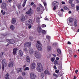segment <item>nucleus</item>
<instances>
[{"mask_svg":"<svg viewBox=\"0 0 79 79\" xmlns=\"http://www.w3.org/2000/svg\"><path fill=\"white\" fill-rule=\"evenodd\" d=\"M37 43L36 44V46L39 51H41L42 50V44L39 41H37Z\"/></svg>","mask_w":79,"mask_h":79,"instance_id":"f257e3e1","label":"nucleus"},{"mask_svg":"<svg viewBox=\"0 0 79 79\" xmlns=\"http://www.w3.org/2000/svg\"><path fill=\"white\" fill-rule=\"evenodd\" d=\"M35 57L37 59H40L41 58V55L40 53L38 52L37 51H35Z\"/></svg>","mask_w":79,"mask_h":79,"instance_id":"f03ea898","label":"nucleus"},{"mask_svg":"<svg viewBox=\"0 0 79 79\" xmlns=\"http://www.w3.org/2000/svg\"><path fill=\"white\" fill-rule=\"evenodd\" d=\"M6 41L8 43V44L6 45V46H7L9 45V44H13L15 43L14 40L12 39L7 40Z\"/></svg>","mask_w":79,"mask_h":79,"instance_id":"7ed1b4c3","label":"nucleus"},{"mask_svg":"<svg viewBox=\"0 0 79 79\" xmlns=\"http://www.w3.org/2000/svg\"><path fill=\"white\" fill-rule=\"evenodd\" d=\"M2 69L3 70H4V67H6V66L7 65V64L6 63V60H5V59H3L2 60Z\"/></svg>","mask_w":79,"mask_h":79,"instance_id":"20e7f679","label":"nucleus"},{"mask_svg":"<svg viewBox=\"0 0 79 79\" xmlns=\"http://www.w3.org/2000/svg\"><path fill=\"white\" fill-rule=\"evenodd\" d=\"M31 42H26L25 43L24 46L25 47H27L28 48L31 47Z\"/></svg>","mask_w":79,"mask_h":79,"instance_id":"39448f33","label":"nucleus"},{"mask_svg":"<svg viewBox=\"0 0 79 79\" xmlns=\"http://www.w3.org/2000/svg\"><path fill=\"white\" fill-rule=\"evenodd\" d=\"M32 20L30 19L26 22V24L27 26H28L29 25H31L32 24Z\"/></svg>","mask_w":79,"mask_h":79,"instance_id":"423d86ee","label":"nucleus"},{"mask_svg":"<svg viewBox=\"0 0 79 79\" xmlns=\"http://www.w3.org/2000/svg\"><path fill=\"white\" fill-rule=\"evenodd\" d=\"M30 79H35L36 77V75L33 73H30Z\"/></svg>","mask_w":79,"mask_h":79,"instance_id":"0eeeda50","label":"nucleus"},{"mask_svg":"<svg viewBox=\"0 0 79 79\" xmlns=\"http://www.w3.org/2000/svg\"><path fill=\"white\" fill-rule=\"evenodd\" d=\"M58 5H59V2H58L57 1H54L52 3L53 6H56Z\"/></svg>","mask_w":79,"mask_h":79,"instance_id":"6e6552de","label":"nucleus"},{"mask_svg":"<svg viewBox=\"0 0 79 79\" xmlns=\"http://www.w3.org/2000/svg\"><path fill=\"white\" fill-rule=\"evenodd\" d=\"M73 20L72 18H70L69 19V23H68V22L67 23L68 25L70 26H72V23L73 22Z\"/></svg>","mask_w":79,"mask_h":79,"instance_id":"1a4fd4ad","label":"nucleus"},{"mask_svg":"<svg viewBox=\"0 0 79 79\" xmlns=\"http://www.w3.org/2000/svg\"><path fill=\"white\" fill-rule=\"evenodd\" d=\"M6 6V3L5 2H2L1 6V8L3 9H5Z\"/></svg>","mask_w":79,"mask_h":79,"instance_id":"9d476101","label":"nucleus"},{"mask_svg":"<svg viewBox=\"0 0 79 79\" xmlns=\"http://www.w3.org/2000/svg\"><path fill=\"white\" fill-rule=\"evenodd\" d=\"M31 9H29L28 11L27 12L26 14L27 15H28L29 16H31V15L32 14V12L31 11Z\"/></svg>","mask_w":79,"mask_h":79,"instance_id":"9b49d317","label":"nucleus"},{"mask_svg":"<svg viewBox=\"0 0 79 79\" xmlns=\"http://www.w3.org/2000/svg\"><path fill=\"white\" fill-rule=\"evenodd\" d=\"M36 64L35 63H32L31 65H30V68L31 69H34L35 68Z\"/></svg>","mask_w":79,"mask_h":79,"instance_id":"f8f14e48","label":"nucleus"},{"mask_svg":"<svg viewBox=\"0 0 79 79\" xmlns=\"http://www.w3.org/2000/svg\"><path fill=\"white\" fill-rule=\"evenodd\" d=\"M14 62H13V61H11L10 62H9V65L8 66L9 67H12L13 66V65H14Z\"/></svg>","mask_w":79,"mask_h":79,"instance_id":"ddd939ff","label":"nucleus"},{"mask_svg":"<svg viewBox=\"0 0 79 79\" xmlns=\"http://www.w3.org/2000/svg\"><path fill=\"white\" fill-rule=\"evenodd\" d=\"M37 70L39 72H42L43 70V67H42L40 68H37Z\"/></svg>","mask_w":79,"mask_h":79,"instance_id":"4468645a","label":"nucleus"},{"mask_svg":"<svg viewBox=\"0 0 79 79\" xmlns=\"http://www.w3.org/2000/svg\"><path fill=\"white\" fill-rule=\"evenodd\" d=\"M42 28L41 27H39L37 28V31L39 33H40L42 31Z\"/></svg>","mask_w":79,"mask_h":79,"instance_id":"2eb2a0df","label":"nucleus"},{"mask_svg":"<svg viewBox=\"0 0 79 79\" xmlns=\"http://www.w3.org/2000/svg\"><path fill=\"white\" fill-rule=\"evenodd\" d=\"M52 49L51 47L50 46H48L47 47V51L48 52H50Z\"/></svg>","mask_w":79,"mask_h":79,"instance_id":"dca6fc26","label":"nucleus"},{"mask_svg":"<svg viewBox=\"0 0 79 79\" xmlns=\"http://www.w3.org/2000/svg\"><path fill=\"white\" fill-rule=\"evenodd\" d=\"M13 54L14 55H15L16 54V52L18 50L17 48H14L13 49Z\"/></svg>","mask_w":79,"mask_h":79,"instance_id":"f3484780","label":"nucleus"},{"mask_svg":"<svg viewBox=\"0 0 79 79\" xmlns=\"http://www.w3.org/2000/svg\"><path fill=\"white\" fill-rule=\"evenodd\" d=\"M19 55L20 57H21L23 55V53L21 50L19 51Z\"/></svg>","mask_w":79,"mask_h":79,"instance_id":"a211bd4d","label":"nucleus"},{"mask_svg":"<svg viewBox=\"0 0 79 79\" xmlns=\"http://www.w3.org/2000/svg\"><path fill=\"white\" fill-rule=\"evenodd\" d=\"M17 72L19 73V72L22 73L23 71V69L22 68H19L17 69Z\"/></svg>","mask_w":79,"mask_h":79,"instance_id":"6ab92c4d","label":"nucleus"},{"mask_svg":"<svg viewBox=\"0 0 79 79\" xmlns=\"http://www.w3.org/2000/svg\"><path fill=\"white\" fill-rule=\"evenodd\" d=\"M37 68H40L41 67H43L42 65L41 64V63H37Z\"/></svg>","mask_w":79,"mask_h":79,"instance_id":"aec40b11","label":"nucleus"},{"mask_svg":"<svg viewBox=\"0 0 79 79\" xmlns=\"http://www.w3.org/2000/svg\"><path fill=\"white\" fill-rule=\"evenodd\" d=\"M26 61L30 63V58L29 56H27L26 57Z\"/></svg>","mask_w":79,"mask_h":79,"instance_id":"412c9836","label":"nucleus"},{"mask_svg":"<svg viewBox=\"0 0 79 79\" xmlns=\"http://www.w3.org/2000/svg\"><path fill=\"white\" fill-rule=\"evenodd\" d=\"M30 52V54L31 55H32L33 54V50L32 48H30L29 49Z\"/></svg>","mask_w":79,"mask_h":79,"instance_id":"4be33fe9","label":"nucleus"},{"mask_svg":"<svg viewBox=\"0 0 79 79\" xmlns=\"http://www.w3.org/2000/svg\"><path fill=\"white\" fill-rule=\"evenodd\" d=\"M16 21L15 19H13L12 20L11 23L12 24H14Z\"/></svg>","mask_w":79,"mask_h":79,"instance_id":"5701e85b","label":"nucleus"},{"mask_svg":"<svg viewBox=\"0 0 79 79\" xmlns=\"http://www.w3.org/2000/svg\"><path fill=\"white\" fill-rule=\"evenodd\" d=\"M9 74L7 73L5 76V78L6 79H9Z\"/></svg>","mask_w":79,"mask_h":79,"instance_id":"b1692460","label":"nucleus"},{"mask_svg":"<svg viewBox=\"0 0 79 79\" xmlns=\"http://www.w3.org/2000/svg\"><path fill=\"white\" fill-rule=\"evenodd\" d=\"M20 19L22 22H23L25 20V18L24 16H23Z\"/></svg>","mask_w":79,"mask_h":79,"instance_id":"393cba45","label":"nucleus"},{"mask_svg":"<svg viewBox=\"0 0 79 79\" xmlns=\"http://www.w3.org/2000/svg\"><path fill=\"white\" fill-rule=\"evenodd\" d=\"M43 4L44 5V6L45 7V8L46 9V10H47V4L46 2H43Z\"/></svg>","mask_w":79,"mask_h":79,"instance_id":"a878e982","label":"nucleus"},{"mask_svg":"<svg viewBox=\"0 0 79 79\" xmlns=\"http://www.w3.org/2000/svg\"><path fill=\"white\" fill-rule=\"evenodd\" d=\"M17 6L18 7V8L19 9H20L21 7V3H20L18 4L17 5Z\"/></svg>","mask_w":79,"mask_h":79,"instance_id":"bb28decb","label":"nucleus"},{"mask_svg":"<svg viewBox=\"0 0 79 79\" xmlns=\"http://www.w3.org/2000/svg\"><path fill=\"white\" fill-rule=\"evenodd\" d=\"M44 73L45 74H48V75H50V73L49 72H48V70H46L44 71Z\"/></svg>","mask_w":79,"mask_h":79,"instance_id":"cd10ccee","label":"nucleus"},{"mask_svg":"<svg viewBox=\"0 0 79 79\" xmlns=\"http://www.w3.org/2000/svg\"><path fill=\"white\" fill-rule=\"evenodd\" d=\"M27 1V0H24V1L23 4H22V6H23V7H24L25 6Z\"/></svg>","mask_w":79,"mask_h":79,"instance_id":"c85d7f7f","label":"nucleus"},{"mask_svg":"<svg viewBox=\"0 0 79 79\" xmlns=\"http://www.w3.org/2000/svg\"><path fill=\"white\" fill-rule=\"evenodd\" d=\"M74 24L75 26L76 27L77 24V21L76 20H75L74 21Z\"/></svg>","mask_w":79,"mask_h":79,"instance_id":"c756f323","label":"nucleus"},{"mask_svg":"<svg viewBox=\"0 0 79 79\" xmlns=\"http://www.w3.org/2000/svg\"><path fill=\"white\" fill-rule=\"evenodd\" d=\"M41 32H42V34H46V31L44 30H42Z\"/></svg>","mask_w":79,"mask_h":79,"instance_id":"7c9ffc66","label":"nucleus"},{"mask_svg":"<svg viewBox=\"0 0 79 79\" xmlns=\"http://www.w3.org/2000/svg\"><path fill=\"white\" fill-rule=\"evenodd\" d=\"M10 27V29L12 30H14L15 28V27L13 25H11Z\"/></svg>","mask_w":79,"mask_h":79,"instance_id":"2f4dec72","label":"nucleus"},{"mask_svg":"<svg viewBox=\"0 0 79 79\" xmlns=\"http://www.w3.org/2000/svg\"><path fill=\"white\" fill-rule=\"evenodd\" d=\"M57 51L58 52L59 54H61V50H60V49H58L57 50Z\"/></svg>","mask_w":79,"mask_h":79,"instance_id":"473e14b6","label":"nucleus"},{"mask_svg":"<svg viewBox=\"0 0 79 79\" xmlns=\"http://www.w3.org/2000/svg\"><path fill=\"white\" fill-rule=\"evenodd\" d=\"M46 38L48 40L50 41V37L49 36H46Z\"/></svg>","mask_w":79,"mask_h":79,"instance_id":"72a5a7b5","label":"nucleus"},{"mask_svg":"<svg viewBox=\"0 0 79 79\" xmlns=\"http://www.w3.org/2000/svg\"><path fill=\"white\" fill-rule=\"evenodd\" d=\"M29 39H30V40H31V41H32L33 39V37L32 36H30L29 37Z\"/></svg>","mask_w":79,"mask_h":79,"instance_id":"f704fd0d","label":"nucleus"},{"mask_svg":"<svg viewBox=\"0 0 79 79\" xmlns=\"http://www.w3.org/2000/svg\"><path fill=\"white\" fill-rule=\"evenodd\" d=\"M64 10H69V8H68V7H67L66 6H64Z\"/></svg>","mask_w":79,"mask_h":79,"instance_id":"c9c22d12","label":"nucleus"},{"mask_svg":"<svg viewBox=\"0 0 79 79\" xmlns=\"http://www.w3.org/2000/svg\"><path fill=\"white\" fill-rule=\"evenodd\" d=\"M1 13L2 14V15H4L5 14V11H4L3 12V10H2L1 11Z\"/></svg>","mask_w":79,"mask_h":79,"instance_id":"e433bc0d","label":"nucleus"},{"mask_svg":"<svg viewBox=\"0 0 79 79\" xmlns=\"http://www.w3.org/2000/svg\"><path fill=\"white\" fill-rule=\"evenodd\" d=\"M36 10L37 12H39L40 10V8L39 7L37 8Z\"/></svg>","mask_w":79,"mask_h":79,"instance_id":"4c0bfd02","label":"nucleus"},{"mask_svg":"<svg viewBox=\"0 0 79 79\" xmlns=\"http://www.w3.org/2000/svg\"><path fill=\"white\" fill-rule=\"evenodd\" d=\"M72 26V27L71 28V29H72L73 30H74L75 29L76 27H75V26H74L73 25V26L72 24V26Z\"/></svg>","mask_w":79,"mask_h":79,"instance_id":"58836bf2","label":"nucleus"},{"mask_svg":"<svg viewBox=\"0 0 79 79\" xmlns=\"http://www.w3.org/2000/svg\"><path fill=\"white\" fill-rule=\"evenodd\" d=\"M79 10V6H76V10L77 11H78Z\"/></svg>","mask_w":79,"mask_h":79,"instance_id":"ea45409f","label":"nucleus"},{"mask_svg":"<svg viewBox=\"0 0 79 79\" xmlns=\"http://www.w3.org/2000/svg\"><path fill=\"white\" fill-rule=\"evenodd\" d=\"M17 79H23L22 77L20 76H19L17 78Z\"/></svg>","mask_w":79,"mask_h":79,"instance_id":"a19ab883","label":"nucleus"},{"mask_svg":"<svg viewBox=\"0 0 79 79\" xmlns=\"http://www.w3.org/2000/svg\"><path fill=\"white\" fill-rule=\"evenodd\" d=\"M41 76L43 78L44 77V73H42L41 74Z\"/></svg>","mask_w":79,"mask_h":79,"instance_id":"79ce46f5","label":"nucleus"},{"mask_svg":"<svg viewBox=\"0 0 79 79\" xmlns=\"http://www.w3.org/2000/svg\"><path fill=\"white\" fill-rule=\"evenodd\" d=\"M58 61L57 60H55L54 61V64L56 65L58 64Z\"/></svg>","mask_w":79,"mask_h":79,"instance_id":"37998d69","label":"nucleus"},{"mask_svg":"<svg viewBox=\"0 0 79 79\" xmlns=\"http://www.w3.org/2000/svg\"><path fill=\"white\" fill-rule=\"evenodd\" d=\"M23 51L25 52H27V49L26 48H25L23 49Z\"/></svg>","mask_w":79,"mask_h":79,"instance_id":"c03bdc74","label":"nucleus"},{"mask_svg":"<svg viewBox=\"0 0 79 79\" xmlns=\"http://www.w3.org/2000/svg\"><path fill=\"white\" fill-rule=\"evenodd\" d=\"M51 60L52 62H53L55 61V59L53 58H52L51 59Z\"/></svg>","mask_w":79,"mask_h":79,"instance_id":"a18cd8bd","label":"nucleus"},{"mask_svg":"<svg viewBox=\"0 0 79 79\" xmlns=\"http://www.w3.org/2000/svg\"><path fill=\"white\" fill-rule=\"evenodd\" d=\"M29 70V68L28 67H27L26 68H25V69H24V70L26 71V70Z\"/></svg>","mask_w":79,"mask_h":79,"instance_id":"49530a36","label":"nucleus"},{"mask_svg":"<svg viewBox=\"0 0 79 79\" xmlns=\"http://www.w3.org/2000/svg\"><path fill=\"white\" fill-rule=\"evenodd\" d=\"M69 2L71 4L73 2V1L71 0H69Z\"/></svg>","mask_w":79,"mask_h":79,"instance_id":"de8ad7c7","label":"nucleus"},{"mask_svg":"<svg viewBox=\"0 0 79 79\" xmlns=\"http://www.w3.org/2000/svg\"><path fill=\"white\" fill-rule=\"evenodd\" d=\"M51 54H49L48 56V58L49 59L50 58H51Z\"/></svg>","mask_w":79,"mask_h":79,"instance_id":"09e8293b","label":"nucleus"},{"mask_svg":"<svg viewBox=\"0 0 79 79\" xmlns=\"http://www.w3.org/2000/svg\"><path fill=\"white\" fill-rule=\"evenodd\" d=\"M46 26V25L45 24H43L42 25V27H45Z\"/></svg>","mask_w":79,"mask_h":79,"instance_id":"8fccbe9b","label":"nucleus"},{"mask_svg":"<svg viewBox=\"0 0 79 79\" xmlns=\"http://www.w3.org/2000/svg\"><path fill=\"white\" fill-rule=\"evenodd\" d=\"M22 74L23 76H24L26 75V74L25 72H23L22 73Z\"/></svg>","mask_w":79,"mask_h":79,"instance_id":"3c124183","label":"nucleus"},{"mask_svg":"<svg viewBox=\"0 0 79 79\" xmlns=\"http://www.w3.org/2000/svg\"><path fill=\"white\" fill-rule=\"evenodd\" d=\"M56 6H54V8H53V10H56Z\"/></svg>","mask_w":79,"mask_h":79,"instance_id":"603ef678","label":"nucleus"},{"mask_svg":"<svg viewBox=\"0 0 79 79\" xmlns=\"http://www.w3.org/2000/svg\"><path fill=\"white\" fill-rule=\"evenodd\" d=\"M59 72H60V71L59 70H56V71H55V72L56 73H59Z\"/></svg>","mask_w":79,"mask_h":79,"instance_id":"864d4df0","label":"nucleus"},{"mask_svg":"<svg viewBox=\"0 0 79 79\" xmlns=\"http://www.w3.org/2000/svg\"><path fill=\"white\" fill-rule=\"evenodd\" d=\"M32 27L31 25H29L28 27L29 29H31Z\"/></svg>","mask_w":79,"mask_h":79,"instance_id":"5fc2aeb1","label":"nucleus"},{"mask_svg":"<svg viewBox=\"0 0 79 79\" xmlns=\"http://www.w3.org/2000/svg\"><path fill=\"white\" fill-rule=\"evenodd\" d=\"M71 6L72 7H74L75 6L74 4L73 3H71Z\"/></svg>","mask_w":79,"mask_h":79,"instance_id":"6e6d98bb","label":"nucleus"},{"mask_svg":"<svg viewBox=\"0 0 79 79\" xmlns=\"http://www.w3.org/2000/svg\"><path fill=\"white\" fill-rule=\"evenodd\" d=\"M54 69H57V68L56 65H54Z\"/></svg>","mask_w":79,"mask_h":79,"instance_id":"4d7b16f0","label":"nucleus"},{"mask_svg":"<svg viewBox=\"0 0 79 79\" xmlns=\"http://www.w3.org/2000/svg\"><path fill=\"white\" fill-rule=\"evenodd\" d=\"M44 20H48V21L49 20V19H48L46 18V17H45V18L44 19Z\"/></svg>","mask_w":79,"mask_h":79,"instance_id":"13d9d810","label":"nucleus"},{"mask_svg":"<svg viewBox=\"0 0 79 79\" xmlns=\"http://www.w3.org/2000/svg\"><path fill=\"white\" fill-rule=\"evenodd\" d=\"M68 44H69V45H71V42L69 41H68Z\"/></svg>","mask_w":79,"mask_h":79,"instance_id":"bf43d9fd","label":"nucleus"},{"mask_svg":"<svg viewBox=\"0 0 79 79\" xmlns=\"http://www.w3.org/2000/svg\"><path fill=\"white\" fill-rule=\"evenodd\" d=\"M34 4V3L33 2H31V3L30 4V5L31 6H32Z\"/></svg>","mask_w":79,"mask_h":79,"instance_id":"052dcab7","label":"nucleus"},{"mask_svg":"<svg viewBox=\"0 0 79 79\" xmlns=\"http://www.w3.org/2000/svg\"><path fill=\"white\" fill-rule=\"evenodd\" d=\"M53 45L54 46H56L57 45V44L56 43H53Z\"/></svg>","mask_w":79,"mask_h":79,"instance_id":"680f3d73","label":"nucleus"},{"mask_svg":"<svg viewBox=\"0 0 79 79\" xmlns=\"http://www.w3.org/2000/svg\"><path fill=\"white\" fill-rule=\"evenodd\" d=\"M39 6L40 8H42L43 7L41 5V4H39Z\"/></svg>","mask_w":79,"mask_h":79,"instance_id":"e2e57ef3","label":"nucleus"},{"mask_svg":"<svg viewBox=\"0 0 79 79\" xmlns=\"http://www.w3.org/2000/svg\"><path fill=\"white\" fill-rule=\"evenodd\" d=\"M33 7L34 8H35L36 7V6L35 5V4H34L33 5Z\"/></svg>","mask_w":79,"mask_h":79,"instance_id":"0e129e2a","label":"nucleus"},{"mask_svg":"<svg viewBox=\"0 0 79 79\" xmlns=\"http://www.w3.org/2000/svg\"><path fill=\"white\" fill-rule=\"evenodd\" d=\"M26 67V65H24L23 66V68L24 69H25Z\"/></svg>","mask_w":79,"mask_h":79,"instance_id":"69168bd1","label":"nucleus"},{"mask_svg":"<svg viewBox=\"0 0 79 79\" xmlns=\"http://www.w3.org/2000/svg\"><path fill=\"white\" fill-rule=\"evenodd\" d=\"M75 73H76V74H77V72H78V70H76L75 71Z\"/></svg>","mask_w":79,"mask_h":79,"instance_id":"338daca9","label":"nucleus"},{"mask_svg":"<svg viewBox=\"0 0 79 79\" xmlns=\"http://www.w3.org/2000/svg\"><path fill=\"white\" fill-rule=\"evenodd\" d=\"M76 1H77V3H79V1H78V0H76Z\"/></svg>","mask_w":79,"mask_h":79,"instance_id":"774afa93","label":"nucleus"}]
</instances>
